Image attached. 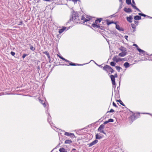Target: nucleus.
I'll return each instance as SVG.
<instances>
[{
  "mask_svg": "<svg viewBox=\"0 0 152 152\" xmlns=\"http://www.w3.org/2000/svg\"><path fill=\"white\" fill-rule=\"evenodd\" d=\"M64 134L67 136H70L73 138L75 137L74 134L72 133H69L67 132H65Z\"/></svg>",
  "mask_w": 152,
  "mask_h": 152,
  "instance_id": "nucleus-5",
  "label": "nucleus"
},
{
  "mask_svg": "<svg viewBox=\"0 0 152 152\" xmlns=\"http://www.w3.org/2000/svg\"><path fill=\"white\" fill-rule=\"evenodd\" d=\"M117 76L118 75L117 74H115L114 76L113 75H111L110 76V77L112 81V84L113 85V87H114V88H115L116 86V84L115 83V77H117Z\"/></svg>",
  "mask_w": 152,
  "mask_h": 152,
  "instance_id": "nucleus-2",
  "label": "nucleus"
},
{
  "mask_svg": "<svg viewBox=\"0 0 152 152\" xmlns=\"http://www.w3.org/2000/svg\"><path fill=\"white\" fill-rule=\"evenodd\" d=\"M113 59L114 61L117 63L119 61H122L123 59L120 58H118L117 56H116L113 57Z\"/></svg>",
  "mask_w": 152,
  "mask_h": 152,
  "instance_id": "nucleus-4",
  "label": "nucleus"
},
{
  "mask_svg": "<svg viewBox=\"0 0 152 152\" xmlns=\"http://www.w3.org/2000/svg\"><path fill=\"white\" fill-rule=\"evenodd\" d=\"M59 56V57L61 59H62V60H66V59H65L64 58H63L62 57V56Z\"/></svg>",
  "mask_w": 152,
  "mask_h": 152,
  "instance_id": "nucleus-38",
  "label": "nucleus"
},
{
  "mask_svg": "<svg viewBox=\"0 0 152 152\" xmlns=\"http://www.w3.org/2000/svg\"><path fill=\"white\" fill-rule=\"evenodd\" d=\"M107 24L108 25H110L111 24L113 23H114V22H113V21H112L111 22H109V21L108 20H107Z\"/></svg>",
  "mask_w": 152,
  "mask_h": 152,
  "instance_id": "nucleus-26",
  "label": "nucleus"
},
{
  "mask_svg": "<svg viewBox=\"0 0 152 152\" xmlns=\"http://www.w3.org/2000/svg\"><path fill=\"white\" fill-rule=\"evenodd\" d=\"M78 14L77 13H75L73 15V16L72 17V19L74 20L75 22L78 23H80V22L79 21L80 19L81 20H83V22L84 23L89 21L90 20V18H89V19H85V18L84 16H82L81 17H80V16H78Z\"/></svg>",
  "mask_w": 152,
  "mask_h": 152,
  "instance_id": "nucleus-1",
  "label": "nucleus"
},
{
  "mask_svg": "<svg viewBox=\"0 0 152 152\" xmlns=\"http://www.w3.org/2000/svg\"><path fill=\"white\" fill-rule=\"evenodd\" d=\"M126 55V53L124 52H122V53H119V56L121 57H124Z\"/></svg>",
  "mask_w": 152,
  "mask_h": 152,
  "instance_id": "nucleus-16",
  "label": "nucleus"
},
{
  "mask_svg": "<svg viewBox=\"0 0 152 152\" xmlns=\"http://www.w3.org/2000/svg\"><path fill=\"white\" fill-rule=\"evenodd\" d=\"M136 10H137L138 11H139V12H141L140 10L138 8H137V9Z\"/></svg>",
  "mask_w": 152,
  "mask_h": 152,
  "instance_id": "nucleus-47",
  "label": "nucleus"
},
{
  "mask_svg": "<svg viewBox=\"0 0 152 152\" xmlns=\"http://www.w3.org/2000/svg\"><path fill=\"white\" fill-rule=\"evenodd\" d=\"M124 11L127 13H129L130 12H132V10L130 8H125L124 9Z\"/></svg>",
  "mask_w": 152,
  "mask_h": 152,
  "instance_id": "nucleus-12",
  "label": "nucleus"
},
{
  "mask_svg": "<svg viewBox=\"0 0 152 152\" xmlns=\"http://www.w3.org/2000/svg\"><path fill=\"white\" fill-rule=\"evenodd\" d=\"M132 3L134 4H135L134 0H132Z\"/></svg>",
  "mask_w": 152,
  "mask_h": 152,
  "instance_id": "nucleus-46",
  "label": "nucleus"
},
{
  "mask_svg": "<svg viewBox=\"0 0 152 152\" xmlns=\"http://www.w3.org/2000/svg\"><path fill=\"white\" fill-rule=\"evenodd\" d=\"M65 61H67V62H69V61L68 60H67L66 59V60H64Z\"/></svg>",
  "mask_w": 152,
  "mask_h": 152,
  "instance_id": "nucleus-48",
  "label": "nucleus"
},
{
  "mask_svg": "<svg viewBox=\"0 0 152 152\" xmlns=\"http://www.w3.org/2000/svg\"><path fill=\"white\" fill-rule=\"evenodd\" d=\"M29 45L30 46V49L33 51H34L35 50V48L32 45Z\"/></svg>",
  "mask_w": 152,
  "mask_h": 152,
  "instance_id": "nucleus-22",
  "label": "nucleus"
},
{
  "mask_svg": "<svg viewBox=\"0 0 152 152\" xmlns=\"http://www.w3.org/2000/svg\"><path fill=\"white\" fill-rule=\"evenodd\" d=\"M39 102L40 103L43 105L44 107H45L46 106V104H45V102L43 101L39 100Z\"/></svg>",
  "mask_w": 152,
  "mask_h": 152,
  "instance_id": "nucleus-23",
  "label": "nucleus"
},
{
  "mask_svg": "<svg viewBox=\"0 0 152 152\" xmlns=\"http://www.w3.org/2000/svg\"><path fill=\"white\" fill-rule=\"evenodd\" d=\"M20 23L19 24H18V25H21V24H22V21H20Z\"/></svg>",
  "mask_w": 152,
  "mask_h": 152,
  "instance_id": "nucleus-45",
  "label": "nucleus"
},
{
  "mask_svg": "<svg viewBox=\"0 0 152 152\" xmlns=\"http://www.w3.org/2000/svg\"><path fill=\"white\" fill-rule=\"evenodd\" d=\"M115 67L116 69L117 70L118 72L120 71V69H122V68L121 67L119 66H116Z\"/></svg>",
  "mask_w": 152,
  "mask_h": 152,
  "instance_id": "nucleus-30",
  "label": "nucleus"
},
{
  "mask_svg": "<svg viewBox=\"0 0 152 152\" xmlns=\"http://www.w3.org/2000/svg\"><path fill=\"white\" fill-rule=\"evenodd\" d=\"M134 23L135 24H136L137 25L139 22L138 21H134Z\"/></svg>",
  "mask_w": 152,
  "mask_h": 152,
  "instance_id": "nucleus-41",
  "label": "nucleus"
},
{
  "mask_svg": "<svg viewBox=\"0 0 152 152\" xmlns=\"http://www.w3.org/2000/svg\"><path fill=\"white\" fill-rule=\"evenodd\" d=\"M141 17L138 15H136L134 17V19L136 20H140L141 19Z\"/></svg>",
  "mask_w": 152,
  "mask_h": 152,
  "instance_id": "nucleus-14",
  "label": "nucleus"
},
{
  "mask_svg": "<svg viewBox=\"0 0 152 152\" xmlns=\"http://www.w3.org/2000/svg\"><path fill=\"white\" fill-rule=\"evenodd\" d=\"M65 65H67V66H69V65L76 66V65H81V64H75V63H70L69 64H68V65L66 64Z\"/></svg>",
  "mask_w": 152,
  "mask_h": 152,
  "instance_id": "nucleus-21",
  "label": "nucleus"
},
{
  "mask_svg": "<svg viewBox=\"0 0 152 152\" xmlns=\"http://www.w3.org/2000/svg\"><path fill=\"white\" fill-rule=\"evenodd\" d=\"M131 5L132 6V7L134 9H137V7H136V6L134 5L133 4H131Z\"/></svg>",
  "mask_w": 152,
  "mask_h": 152,
  "instance_id": "nucleus-34",
  "label": "nucleus"
},
{
  "mask_svg": "<svg viewBox=\"0 0 152 152\" xmlns=\"http://www.w3.org/2000/svg\"><path fill=\"white\" fill-rule=\"evenodd\" d=\"M109 122H113L114 121V120L112 119H110L108 120Z\"/></svg>",
  "mask_w": 152,
  "mask_h": 152,
  "instance_id": "nucleus-33",
  "label": "nucleus"
},
{
  "mask_svg": "<svg viewBox=\"0 0 152 152\" xmlns=\"http://www.w3.org/2000/svg\"><path fill=\"white\" fill-rule=\"evenodd\" d=\"M137 50L141 54H142L143 55L145 54V52L144 50H141L140 48H137Z\"/></svg>",
  "mask_w": 152,
  "mask_h": 152,
  "instance_id": "nucleus-11",
  "label": "nucleus"
},
{
  "mask_svg": "<svg viewBox=\"0 0 152 152\" xmlns=\"http://www.w3.org/2000/svg\"><path fill=\"white\" fill-rule=\"evenodd\" d=\"M122 49H121V50L126 51V49L124 47H122Z\"/></svg>",
  "mask_w": 152,
  "mask_h": 152,
  "instance_id": "nucleus-40",
  "label": "nucleus"
},
{
  "mask_svg": "<svg viewBox=\"0 0 152 152\" xmlns=\"http://www.w3.org/2000/svg\"><path fill=\"white\" fill-rule=\"evenodd\" d=\"M110 65L112 66H115V63L114 62H111L110 63Z\"/></svg>",
  "mask_w": 152,
  "mask_h": 152,
  "instance_id": "nucleus-31",
  "label": "nucleus"
},
{
  "mask_svg": "<svg viewBox=\"0 0 152 152\" xmlns=\"http://www.w3.org/2000/svg\"><path fill=\"white\" fill-rule=\"evenodd\" d=\"M27 56V54H24L22 56V58H24L26 56Z\"/></svg>",
  "mask_w": 152,
  "mask_h": 152,
  "instance_id": "nucleus-37",
  "label": "nucleus"
},
{
  "mask_svg": "<svg viewBox=\"0 0 152 152\" xmlns=\"http://www.w3.org/2000/svg\"><path fill=\"white\" fill-rule=\"evenodd\" d=\"M43 53L45 54L48 57V58L50 60V56L49 55V53L48 52V51H45V52H43Z\"/></svg>",
  "mask_w": 152,
  "mask_h": 152,
  "instance_id": "nucleus-17",
  "label": "nucleus"
},
{
  "mask_svg": "<svg viewBox=\"0 0 152 152\" xmlns=\"http://www.w3.org/2000/svg\"><path fill=\"white\" fill-rule=\"evenodd\" d=\"M113 106H114V107H118L116 105V104L114 102H113Z\"/></svg>",
  "mask_w": 152,
  "mask_h": 152,
  "instance_id": "nucleus-39",
  "label": "nucleus"
},
{
  "mask_svg": "<svg viewBox=\"0 0 152 152\" xmlns=\"http://www.w3.org/2000/svg\"><path fill=\"white\" fill-rule=\"evenodd\" d=\"M127 20L128 21L129 23H131L132 22V19H133V18L132 16H130L129 17H126Z\"/></svg>",
  "mask_w": 152,
  "mask_h": 152,
  "instance_id": "nucleus-9",
  "label": "nucleus"
},
{
  "mask_svg": "<svg viewBox=\"0 0 152 152\" xmlns=\"http://www.w3.org/2000/svg\"><path fill=\"white\" fill-rule=\"evenodd\" d=\"M115 28L119 31H124V29L123 28H120L118 24H116Z\"/></svg>",
  "mask_w": 152,
  "mask_h": 152,
  "instance_id": "nucleus-8",
  "label": "nucleus"
},
{
  "mask_svg": "<svg viewBox=\"0 0 152 152\" xmlns=\"http://www.w3.org/2000/svg\"><path fill=\"white\" fill-rule=\"evenodd\" d=\"M108 72H111V73H112L113 72L114 70L111 67L110 69L108 70Z\"/></svg>",
  "mask_w": 152,
  "mask_h": 152,
  "instance_id": "nucleus-32",
  "label": "nucleus"
},
{
  "mask_svg": "<svg viewBox=\"0 0 152 152\" xmlns=\"http://www.w3.org/2000/svg\"><path fill=\"white\" fill-rule=\"evenodd\" d=\"M103 135H99L98 134H96V139H100L102 138Z\"/></svg>",
  "mask_w": 152,
  "mask_h": 152,
  "instance_id": "nucleus-10",
  "label": "nucleus"
},
{
  "mask_svg": "<svg viewBox=\"0 0 152 152\" xmlns=\"http://www.w3.org/2000/svg\"><path fill=\"white\" fill-rule=\"evenodd\" d=\"M10 54L13 56H15V53L14 52H13V51H11L10 53Z\"/></svg>",
  "mask_w": 152,
  "mask_h": 152,
  "instance_id": "nucleus-35",
  "label": "nucleus"
},
{
  "mask_svg": "<svg viewBox=\"0 0 152 152\" xmlns=\"http://www.w3.org/2000/svg\"><path fill=\"white\" fill-rule=\"evenodd\" d=\"M102 19V18H100L99 19H98L96 20L95 22V23L96 24H98V23H99L101 22V20Z\"/></svg>",
  "mask_w": 152,
  "mask_h": 152,
  "instance_id": "nucleus-24",
  "label": "nucleus"
},
{
  "mask_svg": "<svg viewBox=\"0 0 152 152\" xmlns=\"http://www.w3.org/2000/svg\"><path fill=\"white\" fill-rule=\"evenodd\" d=\"M59 151L60 152H67V151L63 148H60Z\"/></svg>",
  "mask_w": 152,
  "mask_h": 152,
  "instance_id": "nucleus-19",
  "label": "nucleus"
},
{
  "mask_svg": "<svg viewBox=\"0 0 152 152\" xmlns=\"http://www.w3.org/2000/svg\"><path fill=\"white\" fill-rule=\"evenodd\" d=\"M114 112V110H113V109H111L110 111H108L107 113L110 112V113H112Z\"/></svg>",
  "mask_w": 152,
  "mask_h": 152,
  "instance_id": "nucleus-36",
  "label": "nucleus"
},
{
  "mask_svg": "<svg viewBox=\"0 0 152 152\" xmlns=\"http://www.w3.org/2000/svg\"><path fill=\"white\" fill-rule=\"evenodd\" d=\"M120 1H121V0H119Z\"/></svg>",
  "mask_w": 152,
  "mask_h": 152,
  "instance_id": "nucleus-52",
  "label": "nucleus"
},
{
  "mask_svg": "<svg viewBox=\"0 0 152 152\" xmlns=\"http://www.w3.org/2000/svg\"><path fill=\"white\" fill-rule=\"evenodd\" d=\"M138 15H140V16H144V17H149V16H148V15H147L144 14H143V13H138Z\"/></svg>",
  "mask_w": 152,
  "mask_h": 152,
  "instance_id": "nucleus-25",
  "label": "nucleus"
},
{
  "mask_svg": "<svg viewBox=\"0 0 152 152\" xmlns=\"http://www.w3.org/2000/svg\"><path fill=\"white\" fill-rule=\"evenodd\" d=\"M126 1L128 4H131V0H126Z\"/></svg>",
  "mask_w": 152,
  "mask_h": 152,
  "instance_id": "nucleus-28",
  "label": "nucleus"
},
{
  "mask_svg": "<svg viewBox=\"0 0 152 152\" xmlns=\"http://www.w3.org/2000/svg\"><path fill=\"white\" fill-rule=\"evenodd\" d=\"M148 18H151L152 19V17H148Z\"/></svg>",
  "mask_w": 152,
  "mask_h": 152,
  "instance_id": "nucleus-50",
  "label": "nucleus"
},
{
  "mask_svg": "<svg viewBox=\"0 0 152 152\" xmlns=\"http://www.w3.org/2000/svg\"><path fill=\"white\" fill-rule=\"evenodd\" d=\"M98 141L97 140H95L94 141L88 144L89 147H91L94 145L98 142Z\"/></svg>",
  "mask_w": 152,
  "mask_h": 152,
  "instance_id": "nucleus-6",
  "label": "nucleus"
},
{
  "mask_svg": "<svg viewBox=\"0 0 152 152\" xmlns=\"http://www.w3.org/2000/svg\"><path fill=\"white\" fill-rule=\"evenodd\" d=\"M128 37V36H127L126 35L124 36L125 38L126 39V40H127V38Z\"/></svg>",
  "mask_w": 152,
  "mask_h": 152,
  "instance_id": "nucleus-44",
  "label": "nucleus"
},
{
  "mask_svg": "<svg viewBox=\"0 0 152 152\" xmlns=\"http://www.w3.org/2000/svg\"><path fill=\"white\" fill-rule=\"evenodd\" d=\"M124 66L125 68H128L129 66V64L128 63L126 62L124 63Z\"/></svg>",
  "mask_w": 152,
  "mask_h": 152,
  "instance_id": "nucleus-18",
  "label": "nucleus"
},
{
  "mask_svg": "<svg viewBox=\"0 0 152 152\" xmlns=\"http://www.w3.org/2000/svg\"><path fill=\"white\" fill-rule=\"evenodd\" d=\"M134 29L133 30V31H136V30L135 29Z\"/></svg>",
  "mask_w": 152,
  "mask_h": 152,
  "instance_id": "nucleus-49",
  "label": "nucleus"
},
{
  "mask_svg": "<svg viewBox=\"0 0 152 152\" xmlns=\"http://www.w3.org/2000/svg\"><path fill=\"white\" fill-rule=\"evenodd\" d=\"M92 26L94 28H99L100 27V26L99 25L95 23L92 24Z\"/></svg>",
  "mask_w": 152,
  "mask_h": 152,
  "instance_id": "nucleus-15",
  "label": "nucleus"
},
{
  "mask_svg": "<svg viewBox=\"0 0 152 152\" xmlns=\"http://www.w3.org/2000/svg\"><path fill=\"white\" fill-rule=\"evenodd\" d=\"M72 141L70 140H66L65 141V144H70L71 143H72Z\"/></svg>",
  "mask_w": 152,
  "mask_h": 152,
  "instance_id": "nucleus-20",
  "label": "nucleus"
},
{
  "mask_svg": "<svg viewBox=\"0 0 152 152\" xmlns=\"http://www.w3.org/2000/svg\"><path fill=\"white\" fill-rule=\"evenodd\" d=\"M111 67L110 66L106 65L104 66L103 68V69L106 71L107 72H108V70L110 69Z\"/></svg>",
  "mask_w": 152,
  "mask_h": 152,
  "instance_id": "nucleus-7",
  "label": "nucleus"
},
{
  "mask_svg": "<svg viewBox=\"0 0 152 152\" xmlns=\"http://www.w3.org/2000/svg\"><path fill=\"white\" fill-rule=\"evenodd\" d=\"M133 46H135V47H136L137 48H138V46H137V45L136 44H134L133 45Z\"/></svg>",
  "mask_w": 152,
  "mask_h": 152,
  "instance_id": "nucleus-43",
  "label": "nucleus"
},
{
  "mask_svg": "<svg viewBox=\"0 0 152 152\" xmlns=\"http://www.w3.org/2000/svg\"><path fill=\"white\" fill-rule=\"evenodd\" d=\"M131 25L132 28L133 29H135L136 28V26L133 23H132Z\"/></svg>",
  "mask_w": 152,
  "mask_h": 152,
  "instance_id": "nucleus-29",
  "label": "nucleus"
},
{
  "mask_svg": "<svg viewBox=\"0 0 152 152\" xmlns=\"http://www.w3.org/2000/svg\"><path fill=\"white\" fill-rule=\"evenodd\" d=\"M118 102H119L120 104H121V105L125 106V105L123 103V102L121 100H118L117 101Z\"/></svg>",
  "mask_w": 152,
  "mask_h": 152,
  "instance_id": "nucleus-27",
  "label": "nucleus"
},
{
  "mask_svg": "<svg viewBox=\"0 0 152 152\" xmlns=\"http://www.w3.org/2000/svg\"><path fill=\"white\" fill-rule=\"evenodd\" d=\"M104 126V124H101L98 129V131L101 133H103L106 135V133L104 131L103 129Z\"/></svg>",
  "mask_w": 152,
  "mask_h": 152,
  "instance_id": "nucleus-3",
  "label": "nucleus"
},
{
  "mask_svg": "<svg viewBox=\"0 0 152 152\" xmlns=\"http://www.w3.org/2000/svg\"><path fill=\"white\" fill-rule=\"evenodd\" d=\"M109 123L108 121H106L104 122V124H105Z\"/></svg>",
  "mask_w": 152,
  "mask_h": 152,
  "instance_id": "nucleus-42",
  "label": "nucleus"
},
{
  "mask_svg": "<svg viewBox=\"0 0 152 152\" xmlns=\"http://www.w3.org/2000/svg\"><path fill=\"white\" fill-rule=\"evenodd\" d=\"M113 23L115 24L116 25V24H117V23L116 22H114V23Z\"/></svg>",
  "mask_w": 152,
  "mask_h": 152,
  "instance_id": "nucleus-51",
  "label": "nucleus"
},
{
  "mask_svg": "<svg viewBox=\"0 0 152 152\" xmlns=\"http://www.w3.org/2000/svg\"><path fill=\"white\" fill-rule=\"evenodd\" d=\"M66 28V27H63L62 28L59 30V33L60 34L62 33Z\"/></svg>",
  "mask_w": 152,
  "mask_h": 152,
  "instance_id": "nucleus-13",
  "label": "nucleus"
},
{
  "mask_svg": "<svg viewBox=\"0 0 152 152\" xmlns=\"http://www.w3.org/2000/svg\"><path fill=\"white\" fill-rule=\"evenodd\" d=\"M48 121H49V120H48Z\"/></svg>",
  "mask_w": 152,
  "mask_h": 152,
  "instance_id": "nucleus-53",
  "label": "nucleus"
}]
</instances>
